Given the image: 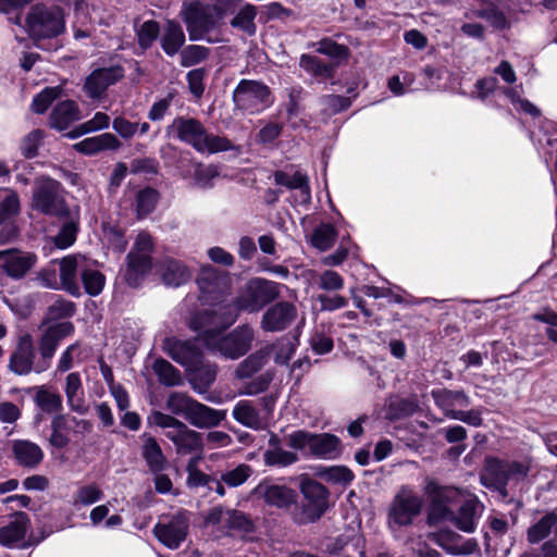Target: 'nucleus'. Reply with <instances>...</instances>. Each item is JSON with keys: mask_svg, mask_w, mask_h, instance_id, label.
<instances>
[{"mask_svg": "<svg viewBox=\"0 0 557 557\" xmlns=\"http://www.w3.org/2000/svg\"><path fill=\"white\" fill-rule=\"evenodd\" d=\"M200 300L223 310L220 325L231 326L239 312H257L275 300L283 285L261 277L251 278L240 289L237 297L227 302L231 292V276L219 272L211 265H205L197 277Z\"/></svg>", "mask_w": 557, "mask_h": 557, "instance_id": "f257e3e1", "label": "nucleus"}, {"mask_svg": "<svg viewBox=\"0 0 557 557\" xmlns=\"http://www.w3.org/2000/svg\"><path fill=\"white\" fill-rule=\"evenodd\" d=\"M75 326L70 321L55 322L48 325L38 339L39 358L33 337L25 333L17 338L14 350L9 359V369L17 375L32 372L42 373L51 367L52 358L60 343L72 336Z\"/></svg>", "mask_w": 557, "mask_h": 557, "instance_id": "f03ea898", "label": "nucleus"}, {"mask_svg": "<svg viewBox=\"0 0 557 557\" xmlns=\"http://www.w3.org/2000/svg\"><path fill=\"white\" fill-rule=\"evenodd\" d=\"M222 312L223 310L216 307L205 310L190 319L189 326L197 333L196 341L205 347L225 358L238 359L250 349L253 331L248 325H240L230 334L223 335L228 326L220 325Z\"/></svg>", "mask_w": 557, "mask_h": 557, "instance_id": "7ed1b4c3", "label": "nucleus"}, {"mask_svg": "<svg viewBox=\"0 0 557 557\" xmlns=\"http://www.w3.org/2000/svg\"><path fill=\"white\" fill-rule=\"evenodd\" d=\"M26 32L33 40L52 39L65 32L64 9L54 3H36L27 12Z\"/></svg>", "mask_w": 557, "mask_h": 557, "instance_id": "20e7f679", "label": "nucleus"}, {"mask_svg": "<svg viewBox=\"0 0 557 557\" xmlns=\"http://www.w3.org/2000/svg\"><path fill=\"white\" fill-rule=\"evenodd\" d=\"M66 190L63 185L49 176L37 177L32 190L33 210L52 218L69 214L72 207L66 201Z\"/></svg>", "mask_w": 557, "mask_h": 557, "instance_id": "39448f33", "label": "nucleus"}, {"mask_svg": "<svg viewBox=\"0 0 557 557\" xmlns=\"http://www.w3.org/2000/svg\"><path fill=\"white\" fill-rule=\"evenodd\" d=\"M529 471L530 463L527 460H504L487 457L480 481L485 487L506 494V486L510 483L523 481Z\"/></svg>", "mask_w": 557, "mask_h": 557, "instance_id": "423d86ee", "label": "nucleus"}, {"mask_svg": "<svg viewBox=\"0 0 557 557\" xmlns=\"http://www.w3.org/2000/svg\"><path fill=\"white\" fill-rule=\"evenodd\" d=\"M176 363L185 368L186 379L199 394L206 393L215 380V368L205 363L200 351L187 343L176 341Z\"/></svg>", "mask_w": 557, "mask_h": 557, "instance_id": "0eeeda50", "label": "nucleus"}, {"mask_svg": "<svg viewBox=\"0 0 557 557\" xmlns=\"http://www.w3.org/2000/svg\"><path fill=\"white\" fill-rule=\"evenodd\" d=\"M180 139L191 145L201 153H216L234 148L230 139L223 136L208 134L202 124L195 119L181 120L176 124Z\"/></svg>", "mask_w": 557, "mask_h": 557, "instance_id": "6e6552de", "label": "nucleus"}, {"mask_svg": "<svg viewBox=\"0 0 557 557\" xmlns=\"http://www.w3.org/2000/svg\"><path fill=\"white\" fill-rule=\"evenodd\" d=\"M233 102L238 110L256 114L269 108L273 103V97L264 83L242 79L233 91Z\"/></svg>", "mask_w": 557, "mask_h": 557, "instance_id": "1a4fd4ad", "label": "nucleus"}, {"mask_svg": "<svg viewBox=\"0 0 557 557\" xmlns=\"http://www.w3.org/2000/svg\"><path fill=\"white\" fill-rule=\"evenodd\" d=\"M176 416L183 417L196 428L209 429L219 425L225 419V411L176 394Z\"/></svg>", "mask_w": 557, "mask_h": 557, "instance_id": "9d476101", "label": "nucleus"}, {"mask_svg": "<svg viewBox=\"0 0 557 557\" xmlns=\"http://www.w3.org/2000/svg\"><path fill=\"white\" fill-rule=\"evenodd\" d=\"M422 498L411 488L403 486L395 495L388 509V524L404 527L412 523L422 510Z\"/></svg>", "mask_w": 557, "mask_h": 557, "instance_id": "9b49d317", "label": "nucleus"}, {"mask_svg": "<svg viewBox=\"0 0 557 557\" xmlns=\"http://www.w3.org/2000/svg\"><path fill=\"white\" fill-rule=\"evenodd\" d=\"M424 494L430 500L429 519L433 522L450 519V506L460 497L459 490L453 486H441L434 480L428 479Z\"/></svg>", "mask_w": 557, "mask_h": 557, "instance_id": "f8f14e48", "label": "nucleus"}, {"mask_svg": "<svg viewBox=\"0 0 557 557\" xmlns=\"http://www.w3.org/2000/svg\"><path fill=\"white\" fill-rule=\"evenodd\" d=\"M252 495L262 499L265 505L277 509H288L296 503L297 498V494L293 488L275 484L268 479L262 480L252 490Z\"/></svg>", "mask_w": 557, "mask_h": 557, "instance_id": "ddd939ff", "label": "nucleus"}, {"mask_svg": "<svg viewBox=\"0 0 557 557\" xmlns=\"http://www.w3.org/2000/svg\"><path fill=\"white\" fill-rule=\"evenodd\" d=\"M124 77L121 65L95 69L85 79L84 91L90 99H100L107 89Z\"/></svg>", "mask_w": 557, "mask_h": 557, "instance_id": "4468645a", "label": "nucleus"}, {"mask_svg": "<svg viewBox=\"0 0 557 557\" xmlns=\"http://www.w3.org/2000/svg\"><path fill=\"white\" fill-rule=\"evenodd\" d=\"M37 261L38 257L34 252L5 249L3 250L1 271L11 280L20 281L37 264Z\"/></svg>", "mask_w": 557, "mask_h": 557, "instance_id": "2eb2a0df", "label": "nucleus"}, {"mask_svg": "<svg viewBox=\"0 0 557 557\" xmlns=\"http://www.w3.org/2000/svg\"><path fill=\"white\" fill-rule=\"evenodd\" d=\"M298 311L294 304L280 301L263 313L261 329L265 332H281L289 327L297 319Z\"/></svg>", "mask_w": 557, "mask_h": 557, "instance_id": "dca6fc26", "label": "nucleus"}, {"mask_svg": "<svg viewBox=\"0 0 557 557\" xmlns=\"http://www.w3.org/2000/svg\"><path fill=\"white\" fill-rule=\"evenodd\" d=\"M85 258L81 256L70 255L59 261V282L62 284L60 288L65 290L74 297L82 296L81 285L78 283V273L82 274V269L85 265Z\"/></svg>", "mask_w": 557, "mask_h": 557, "instance_id": "f3484780", "label": "nucleus"}, {"mask_svg": "<svg viewBox=\"0 0 557 557\" xmlns=\"http://www.w3.org/2000/svg\"><path fill=\"white\" fill-rule=\"evenodd\" d=\"M81 428L85 431H89L91 425L87 420H78L76 417L67 413H57L50 423L51 434L49 437V444L52 447L62 449L70 444V431L74 428Z\"/></svg>", "mask_w": 557, "mask_h": 557, "instance_id": "a211bd4d", "label": "nucleus"}, {"mask_svg": "<svg viewBox=\"0 0 557 557\" xmlns=\"http://www.w3.org/2000/svg\"><path fill=\"white\" fill-rule=\"evenodd\" d=\"M208 10L199 3L185 4L182 12L190 39H202L205 34L214 27V20Z\"/></svg>", "mask_w": 557, "mask_h": 557, "instance_id": "6ab92c4d", "label": "nucleus"}, {"mask_svg": "<svg viewBox=\"0 0 557 557\" xmlns=\"http://www.w3.org/2000/svg\"><path fill=\"white\" fill-rule=\"evenodd\" d=\"M300 491L307 500L309 518L319 519L327 508V490L319 482L305 479L301 481Z\"/></svg>", "mask_w": 557, "mask_h": 557, "instance_id": "aec40b11", "label": "nucleus"}, {"mask_svg": "<svg viewBox=\"0 0 557 557\" xmlns=\"http://www.w3.org/2000/svg\"><path fill=\"white\" fill-rule=\"evenodd\" d=\"M11 450L15 463L26 469H36L45 457L41 447L29 440H14Z\"/></svg>", "mask_w": 557, "mask_h": 557, "instance_id": "412c9836", "label": "nucleus"}, {"mask_svg": "<svg viewBox=\"0 0 557 557\" xmlns=\"http://www.w3.org/2000/svg\"><path fill=\"white\" fill-rule=\"evenodd\" d=\"M483 508V505L475 497H471L462 504L458 513H453L448 520L451 521L460 531L472 533L476 528Z\"/></svg>", "mask_w": 557, "mask_h": 557, "instance_id": "4be33fe9", "label": "nucleus"}, {"mask_svg": "<svg viewBox=\"0 0 557 557\" xmlns=\"http://www.w3.org/2000/svg\"><path fill=\"white\" fill-rule=\"evenodd\" d=\"M151 257L129 251L126 256V264L123 270V277L131 287H137L151 270Z\"/></svg>", "mask_w": 557, "mask_h": 557, "instance_id": "5701e85b", "label": "nucleus"}, {"mask_svg": "<svg viewBox=\"0 0 557 557\" xmlns=\"http://www.w3.org/2000/svg\"><path fill=\"white\" fill-rule=\"evenodd\" d=\"M434 403L442 409L445 417L451 419L453 412H458L456 407H468L470 398L463 391H451L447 388H437L431 392Z\"/></svg>", "mask_w": 557, "mask_h": 557, "instance_id": "b1692460", "label": "nucleus"}, {"mask_svg": "<svg viewBox=\"0 0 557 557\" xmlns=\"http://www.w3.org/2000/svg\"><path fill=\"white\" fill-rule=\"evenodd\" d=\"M63 222L62 227L58 235L54 237L57 247L65 249L72 246L79 230L81 209L78 206H73L69 214L58 218Z\"/></svg>", "mask_w": 557, "mask_h": 557, "instance_id": "393cba45", "label": "nucleus"}, {"mask_svg": "<svg viewBox=\"0 0 557 557\" xmlns=\"http://www.w3.org/2000/svg\"><path fill=\"white\" fill-rule=\"evenodd\" d=\"M28 525V516L23 511L15 512L13 520L0 528V545L11 547L23 541Z\"/></svg>", "mask_w": 557, "mask_h": 557, "instance_id": "a878e982", "label": "nucleus"}, {"mask_svg": "<svg viewBox=\"0 0 557 557\" xmlns=\"http://www.w3.org/2000/svg\"><path fill=\"white\" fill-rule=\"evenodd\" d=\"M120 147L121 141L111 133L85 138L73 146L76 151L87 156L96 154L103 150H117Z\"/></svg>", "mask_w": 557, "mask_h": 557, "instance_id": "bb28decb", "label": "nucleus"}, {"mask_svg": "<svg viewBox=\"0 0 557 557\" xmlns=\"http://www.w3.org/2000/svg\"><path fill=\"white\" fill-rule=\"evenodd\" d=\"M233 418L242 425L253 430L267 426V419L250 400H239L233 409Z\"/></svg>", "mask_w": 557, "mask_h": 557, "instance_id": "cd10ccee", "label": "nucleus"}, {"mask_svg": "<svg viewBox=\"0 0 557 557\" xmlns=\"http://www.w3.org/2000/svg\"><path fill=\"white\" fill-rule=\"evenodd\" d=\"M79 109L75 101L64 100L59 102L50 113L49 124L52 128L63 131L78 120Z\"/></svg>", "mask_w": 557, "mask_h": 557, "instance_id": "c85d7f7f", "label": "nucleus"}, {"mask_svg": "<svg viewBox=\"0 0 557 557\" xmlns=\"http://www.w3.org/2000/svg\"><path fill=\"white\" fill-rule=\"evenodd\" d=\"M64 392L70 409L81 414L85 413L83 383L78 372H71L66 375Z\"/></svg>", "mask_w": 557, "mask_h": 557, "instance_id": "c756f323", "label": "nucleus"}, {"mask_svg": "<svg viewBox=\"0 0 557 557\" xmlns=\"http://www.w3.org/2000/svg\"><path fill=\"white\" fill-rule=\"evenodd\" d=\"M458 537L451 531H441L432 534V541L450 555H469L475 550V542L468 540L462 545H459L455 542Z\"/></svg>", "mask_w": 557, "mask_h": 557, "instance_id": "7c9ffc66", "label": "nucleus"}, {"mask_svg": "<svg viewBox=\"0 0 557 557\" xmlns=\"http://www.w3.org/2000/svg\"><path fill=\"white\" fill-rule=\"evenodd\" d=\"M34 403L46 413H59L63 409V400L59 393L52 392L47 386L34 387Z\"/></svg>", "mask_w": 557, "mask_h": 557, "instance_id": "2f4dec72", "label": "nucleus"}, {"mask_svg": "<svg viewBox=\"0 0 557 557\" xmlns=\"http://www.w3.org/2000/svg\"><path fill=\"white\" fill-rule=\"evenodd\" d=\"M202 448L201 435L176 420V451L198 453Z\"/></svg>", "mask_w": 557, "mask_h": 557, "instance_id": "473e14b6", "label": "nucleus"}, {"mask_svg": "<svg viewBox=\"0 0 557 557\" xmlns=\"http://www.w3.org/2000/svg\"><path fill=\"white\" fill-rule=\"evenodd\" d=\"M338 438L331 434H313L310 451L321 458H334L338 453Z\"/></svg>", "mask_w": 557, "mask_h": 557, "instance_id": "72a5a7b5", "label": "nucleus"}, {"mask_svg": "<svg viewBox=\"0 0 557 557\" xmlns=\"http://www.w3.org/2000/svg\"><path fill=\"white\" fill-rule=\"evenodd\" d=\"M20 209L17 193L10 188H0V225L17 215Z\"/></svg>", "mask_w": 557, "mask_h": 557, "instance_id": "f704fd0d", "label": "nucleus"}, {"mask_svg": "<svg viewBox=\"0 0 557 557\" xmlns=\"http://www.w3.org/2000/svg\"><path fill=\"white\" fill-rule=\"evenodd\" d=\"M417 409L418 404L414 399L392 396L386 405L385 417L388 420H396L412 414Z\"/></svg>", "mask_w": 557, "mask_h": 557, "instance_id": "c9c22d12", "label": "nucleus"}, {"mask_svg": "<svg viewBox=\"0 0 557 557\" xmlns=\"http://www.w3.org/2000/svg\"><path fill=\"white\" fill-rule=\"evenodd\" d=\"M268 356L269 351L267 349H263L247 357L244 361H242L238 364L235 371L236 377L240 380L251 377L265 364Z\"/></svg>", "mask_w": 557, "mask_h": 557, "instance_id": "e433bc0d", "label": "nucleus"}, {"mask_svg": "<svg viewBox=\"0 0 557 557\" xmlns=\"http://www.w3.org/2000/svg\"><path fill=\"white\" fill-rule=\"evenodd\" d=\"M315 474L332 484L347 485L354 480V473L345 466L319 467Z\"/></svg>", "mask_w": 557, "mask_h": 557, "instance_id": "4c0bfd02", "label": "nucleus"}, {"mask_svg": "<svg viewBox=\"0 0 557 557\" xmlns=\"http://www.w3.org/2000/svg\"><path fill=\"white\" fill-rule=\"evenodd\" d=\"M557 524V515L555 512L546 513L535 524L528 529V541L537 544L545 540Z\"/></svg>", "mask_w": 557, "mask_h": 557, "instance_id": "58836bf2", "label": "nucleus"}, {"mask_svg": "<svg viewBox=\"0 0 557 557\" xmlns=\"http://www.w3.org/2000/svg\"><path fill=\"white\" fill-rule=\"evenodd\" d=\"M337 237V232L332 224H320L311 235V245L320 251L330 249Z\"/></svg>", "mask_w": 557, "mask_h": 557, "instance_id": "ea45409f", "label": "nucleus"}, {"mask_svg": "<svg viewBox=\"0 0 557 557\" xmlns=\"http://www.w3.org/2000/svg\"><path fill=\"white\" fill-rule=\"evenodd\" d=\"M81 278L86 294L98 296L103 290L106 276L100 271L85 264L82 269Z\"/></svg>", "mask_w": 557, "mask_h": 557, "instance_id": "a19ab883", "label": "nucleus"}, {"mask_svg": "<svg viewBox=\"0 0 557 557\" xmlns=\"http://www.w3.org/2000/svg\"><path fill=\"white\" fill-rule=\"evenodd\" d=\"M256 15V8L251 4H246L231 21V25L251 36L256 33L257 29L255 24Z\"/></svg>", "mask_w": 557, "mask_h": 557, "instance_id": "79ce46f5", "label": "nucleus"}, {"mask_svg": "<svg viewBox=\"0 0 557 557\" xmlns=\"http://www.w3.org/2000/svg\"><path fill=\"white\" fill-rule=\"evenodd\" d=\"M143 456L151 471L159 472L163 469L164 457L159 444L153 437L146 440Z\"/></svg>", "mask_w": 557, "mask_h": 557, "instance_id": "37998d69", "label": "nucleus"}, {"mask_svg": "<svg viewBox=\"0 0 557 557\" xmlns=\"http://www.w3.org/2000/svg\"><path fill=\"white\" fill-rule=\"evenodd\" d=\"M83 346L81 342L76 341L75 343L69 345L60 355L55 371L60 373H65L70 371L74 367L75 361L82 360Z\"/></svg>", "mask_w": 557, "mask_h": 557, "instance_id": "c03bdc74", "label": "nucleus"}, {"mask_svg": "<svg viewBox=\"0 0 557 557\" xmlns=\"http://www.w3.org/2000/svg\"><path fill=\"white\" fill-rule=\"evenodd\" d=\"M110 125V116L103 112H97L92 119L81 124L74 131L67 133V137L77 138L84 134L108 128Z\"/></svg>", "mask_w": 557, "mask_h": 557, "instance_id": "a18cd8bd", "label": "nucleus"}, {"mask_svg": "<svg viewBox=\"0 0 557 557\" xmlns=\"http://www.w3.org/2000/svg\"><path fill=\"white\" fill-rule=\"evenodd\" d=\"M158 191L153 188H145L137 193L136 212L138 219H144L150 214L158 202Z\"/></svg>", "mask_w": 557, "mask_h": 557, "instance_id": "49530a36", "label": "nucleus"}, {"mask_svg": "<svg viewBox=\"0 0 557 557\" xmlns=\"http://www.w3.org/2000/svg\"><path fill=\"white\" fill-rule=\"evenodd\" d=\"M55 265L57 260H53L48 267L39 270L33 281L42 288L60 290V286L62 284L59 282V275Z\"/></svg>", "mask_w": 557, "mask_h": 557, "instance_id": "de8ad7c7", "label": "nucleus"}, {"mask_svg": "<svg viewBox=\"0 0 557 557\" xmlns=\"http://www.w3.org/2000/svg\"><path fill=\"white\" fill-rule=\"evenodd\" d=\"M252 529V524L247 516L238 510H226V519L224 533L230 532H249Z\"/></svg>", "mask_w": 557, "mask_h": 557, "instance_id": "09e8293b", "label": "nucleus"}, {"mask_svg": "<svg viewBox=\"0 0 557 557\" xmlns=\"http://www.w3.org/2000/svg\"><path fill=\"white\" fill-rule=\"evenodd\" d=\"M252 474V468L249 465L242 463L234 469L225 471L221 475V482L230 487L243 485Z\"/></svg>", "mask_w": 557, "mask_h": 557, "instance_id": "8fccbe9b", "label": "nucleus"}, {"mask_svg": "<svg viewBox=\"0 0 557 557\" xmlns=\"http://www.w3.org/2000/svg\"><path fill=\"white\" fill-rule=\"evenodd\" d=\"M263 460L267 466L287 467L297 460V455L289 450L274 448L263 454Z\"/></svg>", "mask_w": 557, "mask_h": 557, "instance_id": "3c124183", "label": "nucleus"}, {"mask_svg": "<svg viewBox=\"0 0 557 557\" xmlns=\"http://www.w3.org/2000/svg\"><path fill=\"white\" fill-rule=\"evenodd\" d=\"M103 497V493L100 487L95 484H87L79 487L73 498L74 505L90 506L99 502Z\"/></svg>", "mask_w": 557, "mask_h": 557, "instance_id": "603ef678", "label": "nucleus"}, {"mask_svg": "<svg viewBox=\"0 0 557 557\" xmlns=\"http://www.w3.org/2000/svg\"><path fill=\"white\" fill-rule=\"evenodd\" d=\"M317 51L336 61L346 60L349 57V49L346 46L339 45L330 38L320 40Z\"/></svg>", "mask_w": 557, "mask_h": 557, "instance_id": "864d4df0", "label": "nucleus"}, {"mask_svg": "<svg viewBox=\"0 0 557 557\" xmlns=\"http://www.w3.org/2000/svg\"><path fill=\"white\" fill-rule=\"evenodd\" d=\"M60 96L59 87H47L36 95L32 102V110L37 114L47 111L50 104Z\"/></svg>", "mask_w": 557, "mask_h": 557, "instance_id": "5fc2aeb1", "label": "nucleus"}, {"mask_svg": "<svg viewBox=\"0 0 557 557\" xmlns=\"http://www.w3.org/2000/svg\"><path fill=\"white\" fill-rule=\"evenodd\" d=\"M274 182L277 185L285 186L288 189H297L304 186L308 181V177L301 171H295L288 173L286 171H276L274 173Z\"/></svg>", "mask_w": 557, "mask_h": 557, "instance_id": "6e6d98bb", "label": "nucleus"}, {"mask_svg": "<svg viewBox=\"0 0 557 557\" xmlns=\"http://www.w3.org/2000/svg\"><path fill=\"white\" fill-rule=\"evenodd\" d=\"M208 48L198 45H191L181 51V64L185 67L196 65L207 59Z\"/></svg>", "mask_w": 557, "mask_h": 557, "instance_id": "4d7b16f0", "label": "nucleus"}, {"mask_svg": "<svg viewBox=\"0 0 557 557\" xmlns=\"http://www.w3.org/2000/svg\"><path fill=\"white\" fill-rule=\"evenodd\" d=\"M299 65L305 71L313 74L314 76L327 77L331 74L332 67L324 64L319 58L314 55L302 54Z\"/></svg>", "mask_w": 557, "mask_h": 557, "instance_id": "13d9d810", "label": "nucleus"}, {"mask_svg": "<svg viewBox=\"0 0 557 557\" xmlns=\"http://www.w3.org/2000/svg\"><path fill=\"white\" fill-rule=\"evenodd\" d=\"M159 24L156 21H146L137 30L138 44L143 49L149 48L159 35Z\"/></svg>", "mask_w": 557, "mask_h": 557, "instance_id": "bf43d9fd", "label": "nucleus"}, {"mask_svg": "<svg viewBox=\"0 0 557 557\" xmlns=\"http://www.w3.org/2000/svg\"><path fill=\"white\" fill-rule=\"evenodd\" d=\"M76 306L73 301L58 298L48 308V313L52 319H66L75 314Z\"/></svg>", "mask_w": 557, "mask_h": 557, "instance_id": "052dcab7", "label": "nucleus"}, {"mask_svg": "<svg viewBox=\"0 0 557 557\" xmlns=\"http://www.w3.org/2000/svg\"><path fill=\"white\" fill-rule=\"evenodd\" d=\"M152 370L161 384L165 386L174 385V368L169 361L162 358L154 360Z\"/></svg>", "mask_w": 557, "mask_h": 557, "instance_id": "680f3d73", "label": "nucleus"}, {"mask_svg": "<svg viewBox=\"0 0 557 557\" xmlns=\"http://www.w3.org/2000/svg\"><path fill=\"white\" fill-rule=\"evenodd\" d=\"M478 16L485 20L492 27L504 29L507 27V18L505 14L495 7H488L480 10Z\"/></svg>", "mask_w": 557, "mask_h": 557, "instance_id": "e2e57ef3", "label": "nucleus"}, {"mask_svg": "<svg viewBox=\"0 0 557 557\" xmlns=\"http://www.w3.org/2000/svg\"><path fill=\"white\" fill-rule=\"evenodd\" d=\"M41 139L42 133L39 129L33 131L26 135L21 144L22 154L28 159L37 156Z\"/></svg>", "mask_w": 557, "mask_h": 557, "instance_id": "0e129e2a", "label": "nucleus"}, {"mask_svg": "<svg viewBox=\"0 0 557 557\" xmlns=\"http://www.w3.org/2000/svg\"><path fill=\"white\" fill-rule=\"evenodd\" d=\"M156 537L169 548L174 547V521H159L153 529Z\"/></svg>", "mask_w": 557, "mask_h": 557, "instance_id": "69168bd1", "label": "nucleus"}, {"mask_svg": "<svg viewBox=\"0 0 557 557\" xmlns=\"http://www.w3.org/2000/svg\"><path fill=\"white\" fill-rule=\"evenodd\" d=\"M319 286L329 292L339 290L344 287V278L337 272L327 270L321 274Z\"/></svg>", "mask_w": 557, "mask_h": 557, "instance_id": "338daca9", "label": "nucleus"}, {"mask_svg": "<svg viewBox=\"0 0 557 557\" xmlns=\"http://www.w3.org/2000/svg\"><path fill=\"white\" fill-rule=\"evenodd\" d=\"M271 349L274 351V361L277 364L287 363L295 352V347L289 341L278 342Z\"/></svg>", "mask_w": 557, "mask_h": 557, "instance_id": "774afa93", "label": "nucleus"}]
</instances>
